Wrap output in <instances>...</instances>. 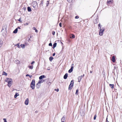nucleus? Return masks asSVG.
Masks as SVG:
<instances>
[{"instance_id":"nucleus-28","label":"nucleus","mask_w":122,"mask_h":122,"mask_svg":"<svg viewBox=\"0 0 122 122\" xmlns=\"http://www.w3.org/2000/svg\"><path fill=\"white\" fill-rule=\"evenodd\" d=\"M20 46L22 48H24L25 47V45L24 44H21L20 45Z\"/></svg>"},{"instance_id":"nucleus-37","label":"nucleus","mask_w":122,"mask_h":122,"mask_svg":"<svg viewBox=\"0 0 122 122\" xmlns=\"http://www.w3.org/2000/svg\"><path fill=\"white\" fill-rule=\"evenodd\" d=\"M79 18V17L78 16H76L75 17V18L76 19H78V18Z\"/></svg>"},{"instance_id":"nucleus-39","label":"nucleus","mask_w":122,"mask_h":122,"mask_svg":"<svg viewBox=\"0 0 122 122\" xmlns=\"http://www.w3.org/2000/svg\"><path fill=\"white\" fill-rule=\"evenodd\" d=\"M49 45L50 46H52V44L51 43H50L49 44Z\"/></svg>"},{"instance_id":"nucleus-22","label":"nucleus","mask_w":122,"mask_h":122,"mask_svg":"<svg viewBox=\"0 0 122 122\" xmlns=\"http://www.w3.org/2000/svg\"><path fill=\"white\" fill-rule=\"evenodd\" d=\"M73 86L72 85H70L69 87V90H71L72 88V87Z\"/></svg>"},{"instance_id":"nucleus-29","label":"nucleus","mask_w":122,"mask_h":122,"mask_svg":"<svg viewBox=\"0 0 122 122\" xmlns=\"http://www.w3.org/2000/svg\"><path fill=\"white\" fill-rule=\"evenodd\" d=\"M28 67L30 69H32L33 68V66H29Z\"/></svg>"},{"instance_id":"nucleus-26","label":"nucleus","mask_w":122,"mask_h":122,"mask_svg":"<svg viewBox=\"0 0 122 122\" xmlns=\"http://www.w3.org/2000/svg\"><path fill=\"white\" fill-rule=\"evenodd\" d=\"M56 44H57L56 43H55L53 45V48H55L56 46Z\"/></svg>"},{"instance_id":"nucleus-47","label":"nucleus","mask_w":122,"mask_h":122,"mask_svg":"<svg viewBox=\"0 0 122 122\" xmlns=\"http://www.w3.org/2000/svg\"><path fill=\"white\" fill-rule=\"evenodd\" d=\"M55 55V53H53V56H54Z\"/></svg>"},{"instance_id":"nucleus-36","label":"nucleus","mask_w":122,"mask_h":122,"mask_svg":"<svg viewBox=\"0 0 122 122\" xmlns=\"http://www.w3.org/2000/svg\"><path fill=\"white\" fill-rule=\"evenodd\" d=\"M59 25L60 26V27H62L61 23H59Z\"/></svg>"},{"instance_id":"nucleus-18","label":"nucleus","mask_w":122,"mask_h":122,"mask_svg":"<svg viewBox=\"0 0 122 122\" xmlns=\"http://www.w3.org/2000/svg\"><path fill=\"white\" fill-rule=\"evenodd\" d=\"M15 63L16 64H19L20 63V61L18 60H16L15 61Z\"/></svg>"},{"instance_id":"nucleus-3","label":"nucleus","mask_w":122,"mask_h":122,"mask_svg":"<svg viewBox=\"0 0 122 122\" xmlns=\"http://www.w3.org/2000/svg\"><path fill=\"white\" fill-rule=\"evenodd\" d=\"M104 31V28H101L100 31L99 32V35L100 36H102L103 34V32Z\"/></svg>"},{"instance_id":"nucleus-9","label":"nucleus","mask_w":122,"mask_h":122,"mask_svg":"<svg viewBox=\"0 0 122 122\" xmlns=\"http://www.w3.org/2000/svg\"><path fill=\"white\" fill-rule=\"evenodd\" d=\"M40 84L38 82V83L36 84V86L37 88H40Z\"/></svg>"},{"instance_id":"nucleus-1","label":"nucleus","mask_w":122,"mask_h":122,"mask_svg":"<svg viewBox=\"0 0 122 122\" xmlns=\"http://www.w3.org/2000/svg\"><path fill=\"white\" fill-rule=\"evenodd\" d=\"M5 81L8 82V86L10 87L11 86L12 83V80L10 78H6V79Z\"/></svg>"},{"instance_id":"nucleus-54","label":"nucleus","mask_w":122,"mask_h":122,"mask_svg":"<svg viewBox=\"0 0 122 122\" xmlns=\"http://www.w3.org/2000/svg\"><path fill=\"white\" fill-rule=\"evenodd\" d=\"M73 65V64H72V65H71V66H72V65Z\"/></svg>"},{"instance_id":"nucleus-52","label":"nucleus","mask_w":122,"mask_h":122,"mask_svg":"<svg viewBox=\"0 0 122 122\" xmlns=\"http://www.w3.org/2000/svg\"><path fill=\"white\" fill-rule=\"evenodd\" d=\"M92 71H90V73H92Z\"/></svg>"},{"instance_id":"nucleus-40","label":"nucleus","mask_w":122,"mask_h":122,"mask_svg":"<svg viewBox=\"0 0 122 122\" xmlns=\"http://www.w3.org/2000/svg\"><path fill=\"white\" fill-rule=\"evenodd\" d=\"M28 25V23H26L25 24H24V25Z\"/></svg>"},{"instance_id":"nucleus-20","label":"nucleus","mask_w":122,"mask_h":122,"mask_svg":"<svg viewBox=\"0 0 122 122\" xmlns=\"http://www.w3.org/2000/svg\"><path fill=\"white\" fill-rule=\"evenodd\" d=\"M65 119V118L64 117H63L61 119V122H64V121Z\"/></svg>"},{"instance_id":"nucleus-49","label":"nucleus","mask_w":122,"mask_h":122,"mask_svg":"<svg viewBox=\"0 0 122 122\" xmlns=\"http://www.w3.org/2000/svg\"><path fill=\"white\" fill-rule=\"evenodd\" d=\"M28 40H29V41H30V38H29L28 39Z\"/></svg>"},{"instance_id":"nucleus-15","label":"nucleus","mask_w":122,"mask_h":122,"mask_svg":"<svg viewBox=\"0 0 122 122\" xmlns=\"http://www.w3.org/2000/svg\"><path fill=\"white\" fill-rule=\"evenodd\" d=\"M114 85L113 84H110V86L112 89L114 88Z\"/></svg>"},{"instance_id":"nucleus-16","label":"nucleus","mask_w":122,"mask_h":122,"mask_svg":"<svg viewBox=\"0 0 122 122\" xmlns=\"http://www.w3.org/2000/svg\"><path fill=\"white\" fill-rule=\"evenodd\" d=\"M44 81H45L43 80H40L38 82L39 83H40V84H41V83H42L43 82H44Z\"/></svg>"},{"instance_id":"nucleus-10","label":"nucleus","mask_w":122,"mask_h":122,"mask_svg":"<svg viewBox=\"0 0 122 122\" xmlns=\"http://www.w3.org/2000/svg\"><path fill=\"white\" fill-rule=\"evenodd\" d=\"M82 78V76H79L78 77V82H80Z\"/></svg>"},{"instance_id":"nucleus-21","label":"nucleus","mask_w":122,"mask_h":122,"mask_svg":"<svg viewBox=\"0 0 122 122\" xmlns=\"http://www.w3.org/2000/svg\"><path fill=\"white\" fill-rule=\"evenodd\" d=\"M3 42L2 41H0V48L3 45Z\"/></svg>"},{"instance_id":"nucleus-46","label":"nucleus","mask_w":122,"mask_h":122,"mask_svg":"<svg viewBox=\"0 0 122 122\" xmlns=\"http://www.w3.org/2000/svg\"><path fill=\"white\" fill-rule=\"evenodd\" d=\"M35 30V32H38V30H37L36 29Z\"/></svg>"},{"instance_id":"nucleus-51","label":"nucleus","mask_w":122,"mask_h":122,"mask_svg":"<svg viewBox=\"0 0 122 122\" xmlns=\"http://www.w3.org/2000/svg\"><path fill=\"white\" fill-rule=\"evenodd\" d=\"M84 76V74H83V76H82V77H83Z\"/></svg>"},{"instance_id":"nucleus-43","label":"nucleus","mask_w":122,"mask_h":122,"mask_svg":"<svg viewBox=\"0 0 122 122\" xmlns=\"http://www.w3.org/2000/svg\"><path fill=\"white\" fill-rule=\"evenodd\" d=\"M33 29L34 30H36V28L35 27H33Z\"/></svg>"},{"instance_id":"nucleus-44","label":"nucleus","mask_w":122,"mask_h":122,"mask_svg":"<svg viewBox=\"0 0 122 122\" xmlns=\"http://www.w3.org/2000/svg\"><path fill=\"white\" fill-rule=\"evenodd\" d=\"M35 63V62L34 61H33L31 63V64H33V63Z\"/></svg>"},{"instance_id":"nucleus-7","label":"nucleus","mask_w":122,"mask_h":122,"mask_svg":"<svg viewBox=\"0 0 122 122\" xmlns=\"http://www.w3.org/2000/svg\"><path fill=\"white\" fill-rule=\"evenodd\" d=\"M46 78V76L45 75H42L41 76L39 77V79L40 80H41L43 78Z\"/></svg>"},{"instance_id":"nucleus-32","label":"nucleus","mask_w":122,"mask_h":122,"mask_svg":"<svg viewBox=\"0 0 122 122\" xmlns=\"http://www.w3.org/2000/svg\"><path fill=\"white\" fill-rule=\"evenodd\" d=\"M49 1H47V3H46V4H47V5H46V6H48V5H49Z\"/></svg>"},{"instance_id":"nucleus-13","label":"nucleus","mask_w":122,"mask_h":122,"mask_svg":"<svg viewBox=\"0 0 122 122\" xmlns=\"http://www.w3.org/2000/svg\"><path fill=\"white\" fill-rule=\"evenodd\" d=\"M112 61L113 62H114L115 61V57L114 56H112Z\"/></svg>"},{"instance_id":"nucleus-38","label":"nucleus","mask_w":122,"mask_h":122,"mask_svg":"<svg viewBox=\"0 0 122 122\" xmlns=\"http://www.w3.org/2000/svg\"><path fill=\"white\" fill-rule=\"evenodd\" d=\"M20 19H21V18H20L18 20L19 21H20V22H22V21Z\"/></svg>"},{"instance_id":"nucleus-14","label":"nucleus","mask_w":122,"mask_h":122,"mask_svg":"<svg viewBox=\"0 0 122 122\" xmlns=\"http://www.w3.org/2000/svg\"><path fill=\"white\" fill-rule=\"evenodd\" d=\"M27 10L29 12H31V8L30 7H27Z\"/></svg>"},{"instance_id":"nucleus-17","label":"nucleus","mask_w":122,"mask_h":122,"mask_svg":"<svg viewBox=\"0 0 122 122\" xmlns=\"http://www.w3.org/2000/svg\"><path fill=\"white\" fill-rule=\"evenodd\" d=\"M18 31L17 28H16L13 31V33H17Z\"/></svg>"},{"instance_id":"nucleus-12","label":"nucleus","mask_w":122,"mask_h":122,"mask_svg":"<svg viewBox=\"0 0 122 122\" xmlns=\"http://www.w3.org/2000/svg\"><path fill=\"white\" fill-rule=\"evenodd\" d=\"M19 95V94L17 92H16L15 93V95H14V97L15 98H16L17 97V96H18Z\"/></svg>"},{"instance_id":"nucleus-5","label":"nucleus","mask_w":122,"mask_h":122,"mask_svg":"<svg viewBox=\"0 0 122 122\" xmlns=\"http://www.w3.org/2000/svg\"><path fill=\"white\" fill-rule=\"evenodd\" d=\"M33 6L34 8H35L37 5V3L36 1L34 2H33Z\"/></svg>"},{"instance_id":"nucleus-27","label":"nucleus","mask_w":122,"mask_h":122,"mask_svg":"<svg viewBox=\"0 0 122 122\" xmlns=\"http://www.w3.org/2000/svg\"><path fill=\"white\" fill-rule=\"evenodd\" d=\"M53 59V58L51 56L49 58V60L50 61H52V59Z\"/></svg>"},{"instance_id":"nucleus-30","label":"nucleus","mask_w":122,"mask_h":122,"mask_svg":"<svg viewBox=\"0 0 122 122\" xmlns=\"http://www.w3.org/2000/svg\"><path fill=\"white\" fill-rule=\"evenodd\" d=\"M26 76H29L30 78H31L32 77V75H30L28 74H26Z\"/></svg>"},{"instance_id":"nucleus-55","label":"nucleus","mask_w":122,"mask_h":122,"mask_svg":"<svg viewBox=\"0 0 122 122\" xmlns=\"http://www.w3.org/2000/svg\"><path fill=\"white\" fill-rule=\"evenodd\" d=\"M31 36H30V38H31Z\"/></svg>"},{"instance_id":"nucleus-6","label":"nucleus","mask_w":122,"mask_h":122,"mask_svg":"<svg viewBox=\"0 0 122 122\" xmlns=\"http://www.w3.org/2000/svg\"><path fill=\"white\" fill-rule=\"evenodd\" d=\"M28 103H29V99L28 98H27L25 100V105H28Z\"/></svg>"},{"instance_id":"nucleus-2","label":"nucleus","mask_w":122,"mask_h":122,"mask_svg":"<svg viewBox=\"0 0 122 122\" xmlns=\"http://www.w3.org/2000/svg\"><path fill=\"white\" fill-rule=\"evenodd\" d=\"M35 86V81L34 80H33L30 84V87L32 89H34Z\"/></svg>"},{"instance_id":"nucleus-19","label":"nucleus","mask_w":122,"mask_h":122,"mask_svg":"<svg viewBox=\"0 0 122 122\" xmlns=\"http://www.w3.org/2000/svg\"><path fill=\"white\" fill-rule=\"evenodd\" d=\"M74 84V80H72L71 81L70 84V85H72V86H73Z\"/></svg>"},{"instance_id":"nucleus-31","label":"nucleus","mask_w":122,"mask_h":122,"mask_svg":"<svg viewBox=\"0 0 122 122\" xmlns=\"http://www.w3.org/2000/svg\"><path fill=\"white\" fill-rule=\"evenodd\" d=\"M78 89H77L76 91V95H78Z\"/></svg>"},{"instance_id":"nucleus-25","label":"nucleus","mask_w":122,"mask_h":122,"mask_svg":"<svg viewBox=\"0 0 122 122\" xmlns=\"http://www.w3.org/2000/svg\"><path fill=\"white\" fill-rule=\"evenodd\" d=\"M70 38H74L75 37V36L74 35L72 34L70 36Z\"/></svg>"},{"instance_id":"nucleus-33","label":"nucleus","mask_w":122,"mask_h":122,"mask_svg":"<svg viewBox=\"0 0 122 122\" xmlns=\"http://www.w3.org/2000/svg\"><path fill=\"white\" fill-rule=\"evenodd\" d=\"M97 117V115H95L94 117V120H95L96 119V117Z\"/></svg>"},{"instance_id":"nucleus-50","label":"nucleus","mask_w":122,"mask_h":122,"mask_svg":"<svg viewBox=\"0 0 122 122\" xmlns=\"http://www.w3.org/2000/svg\"><path fill=\"white\" fill-rule=\"evenodd\" d=\"M47 70H50V69H47Z\"/></svg>"},{"instance_id":"nucleus-35","label":"nucleus","mask_w":122,"mask_h":122,"mask_svg":"<svg viewBox=\"0 0 122 122\" xmlns=\"http://www.w3.org/2000/svg\"><path fill=\"white\" fill-rule=\"evenodd\" d=\"M55 32L54 31H53L52 32V35H55Z\"/></svg>"},{"instance_id":"nucleus-8","label":"nucleus","mask_w":122,"mask_h":122,"mask_svg":"<svg viewBox=\"0 0 122 122\" xmlns=\"http://www.w3.org/2000/svg\"><path fill=\"white\" fill-rule=\"evenodd\" d=\"M73 68V66H71V69L68 71V72L69 73H71L72 71Z\"/></svg>"},{"instance_id":"nucleus-42","label":"nucleus","mask_w":122,"mask_h":122,"mask_svg":"<svg viewBox=\"0 0 122 122\" xmlns=\"http://www.w3.org/2000/svg\"><path fill=\"white\" fill-rule=\"evenodd\" d=\"M55 90L57 92H58L59 91V89H55Z\"/></svg>"},{"instance_id":"nucleus-4","label":"nucleus","mask_w":122,"mask_h":122,"mask_svg":"<svg viewBox=\"0 0 122 122\" xmlns=\"http://www.w3.org/2000/svg\"><path fill=\"white\" fill-rule=\"evenodd\" d=\"M113 2V0H108L107 1V5L112 3Z\"/></svg>"},{"instance_id":"nucleus-53","label":"nucleus","mask_w":122,"mask_h":122,"mask_svg":"<svg viewBox=\"0 0 122 122\" xmlns=\"http://www.w3.org/2000/svg\"><path fill=\"white\" fill-rule=\"evenodd\" d=\"M99 27V28H100V29H101V27Z\"/></svg>"},{"instance_id":"nucleus-11","label":"nucleus","mask_w":122,"mask_h":122,"mask_svg":"<svg viewBox=\"0 0 122 122\" xmlns=\"http://www.w3.org/2000/svg\"><path fill=\"white\" fill-rule=\"evenodd\" d=\"M68 74L67 73H66L65 75L64 76V79H66L67 78L68 76Z\"/></svg>"},{"instance_id":"nucleus-48","label":"nucleus","mask_w":122,"mask_h":122,"mask_svg":"<svg viewBox=\"0 0 122 122\" xmlns=\"http://www.w3.org/2000/svg\"><path fill=\"white\" fill-rule=\"evenodd\" d=\"M17 28V29H20V27H18Z\"/></svg>"},{"instance_id":"nucleus-45","label":"nucleus","mask_w":122,"mask_h":122,"mask_svg":"<svg viewBox=\"0 0 122 122\" xmlns=\"http://www.w3.org/2000/svg\"><path fill=\"white\" fill-rule=\"evenodd\" d=\"M17 46L18 48H19L20 47V45L18 44L17 45Z\"/></svg>"},{"instance_id":"nucleus-23","label":"nucleus","mask_w":122,"mask_h":122,"mask_svg":"<svg viewBox=\"0 0 122 122\" xmlns=\"http://www.w3.org/2000/svg\"><path fill=\"white\" fill-rule=\"evenodd\" d=\"M2 74L3 75H5V76H7V73L5 71H3V72Z\"/></svg>"},{"instance_id":"nucleus-41","label":"nucleus","mask_w":122,"mask_h":122,"mask_svg":"<svg viewBox=\"0 0 122 122\" xmlns=\"http://www.w3.org/2000/svg\"><path fill=\"white\" fill-rule=\"evenodd\" d=\"M98 28L99 29H100V28L99 27H100V24H98Z\"/></svg>"},{"instance_id":"nucleus-24","label":"nucleus","mask_w":122,"mask_h":122,"mask_svg":"<svg viewBox=\"0 0 122 122\" xmlns=\"http://www.w3.org/2000/svg\"><path fill=\"white\" fill-rule=\"evenodd\" d=\"M43 5V1H41V3L40 4V6H42Z\"/></svg>"},{"instance_id":"nucleus-34","label":"nucleus","mask_w":122,"mask_h":122,"mask_svg":"<svg viewBox=\"0 0 122 122\" xmlns=\"http://www.w3.org/2000/svg\"><path fill=\"white\" fill-rule=\"evenodd\" d=\"M3 120H4V122H7L6 121V119L4 118L3 119Z\"/></svg>"}]
</instances>
